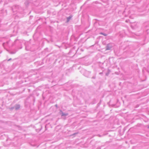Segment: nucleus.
I'll return each mask as SVG.
<instances>
[{
    "label": "nucleus",
    "mask_w": 149,
    "mask_h": 149,
    "mask_svg": "<svg viewBox=\"0 0 149 149\" xmlns=\"http://www.w3.org/2000/svg\"><path fill=\"white\" fill-rule=\"evenodd\" d=\"M72 17V16H70L69 17H68L67 18V22H68L71 19Z\"/></svg>",
    "instance_id": "1"
},
{
    "label": "nucleus",
    "mask_w": 149,
    "mask_h": 149,
    "mask_svg": "<svg viewBox=\"0 0 149 149\" xmlns=\"http://www.w3.org/2000/svg\"><path fill=\"white\" fill-rule=\"evenodd\" d=\"M101 34L103 35H104L105 36H107V35L106 34H103L102 33H101Z\"/></svg>",
    "instance_id": "2"
}]
</instances>
